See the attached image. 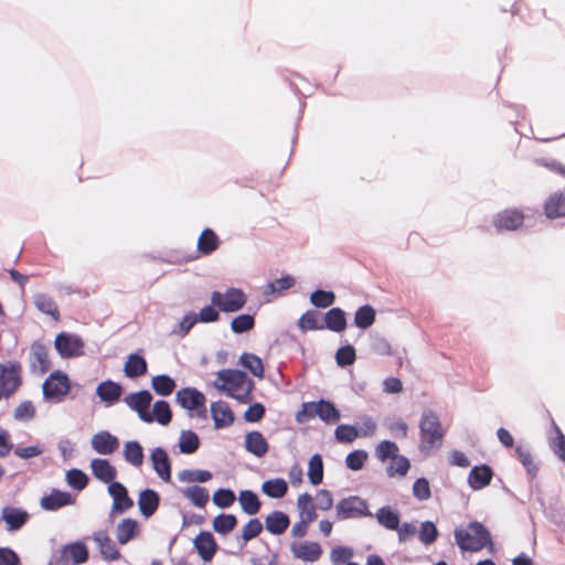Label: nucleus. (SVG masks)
Returning a JSON list of instances; mask_svg holds the SVG:
<instances>
[{
  "label": "nucleus",
  "instance_id": "obj_10",
  "mask_svg": "<svg viewBox=\"0 0 565 565\" xmlns=\"http://www.w3.org/2000/svg\"><path fill=\"white\" fill-rule=\"evenodd\" d=\"M217 377L214 381V387L218 393L226 397L232 396L235 391L243 388V379L246 377V373L236 367H226L220 370Z\"/></svg>",
  "mask_w": 565,
  "mask_h": 565
},
{
  "label": "nucleus",
  "instance_id": "obj_6",
  "mask_svg": "<svg viewBox=\"0 0 565 565\" xmlns=\"http://www.w3.org/2000/svg\"><path fill=\"white\" fill-rule=\"evenodd\" d=\"M223 241L218 236V234L212 227H204L196 241V248L192 253L183 254L181 258L179 257L180 263H190L198 258L207 257L214 254L222 245Z\"/></svg>",
  "mask_w": 565,
  "mask_h": 565
},
{
  "label": "nucleus",
  "instance_id": "obj_57",
  "mask_svg": "<svg viewBox=\"0 0 565 565\" xmlns=\"http://www.w3.org/2000/svg\"><path fill=\"white\" fill-rule=\"evenodd\" d=\"M151 387L159 396H169L177 387V381L168 374H158L151 379Z\"/></svg>",
  "mask_w": 565,
  "mask_h": 565
},
{
  "label": "nucleus",
  "instance_id": "obj_49",
  "mask_svg": "<svg viewBox=\"0 0 565 565\" xmlns=\"http://www.w3.org/2000/svg\"><path fill=\"white\" fill-rule=\"evenodd\" d=\"M255 316L256 312H243L234 316L230 322V329L231 331L236 334L241 335L244 333H248L255 328Z\"/></svg>",
  "mask_w": 565,
  "mask_h": 565
},
{
  "label": "nucleus",
  "instance_id": "obj_34",
  "mask_svg": "<svg viewBox=\"0 0 565 565\" xmlns=\"http://www.w3.org/2000/svg\"><path fill=\"white\" fill-rule=\"evenodd\" d=\"M379 525L388 531L398 529V523L402 520V514L397 508L390 504L382 505L373 514Z\"/></svg>",
  "mask_w": 565,
  "mask_h": 565
},
{
  "label": "nucleus",
  "instance_id": "obj_2",
  "mask_svg": "<svg viewBox=\"0 0 565 565\" xmlns=\"http://www.w3.org/2000/svg\"><path fill=\"white\" fill-rule=\"evenodd\" d=\"M419 451L429 455L438 450L444 443L446 429L443 427L438 414L433 409H426L419 418Z\"/></svg>",
  "mask_w": 565,
  "mask_h": 565
},
{
  "label": "nucleus",
  "instance_id": "obj_30",
  "mask_svg": "<svg viewBox=\"0 0 565 565\" xmlns=\"http://www.w3.org/2000/svg\"><path fill=\"white\" fill-rule=\"evenodd\" d=\"M543 212L546 218L551 221L565 217V192L555 191L551 193L544 201Z\"/></svg>",
  "mask_w": 565,
  "mask_h": 565
},
{
  "label": "nucleus",
  "instance_id": "obj_9",
  "mask_svg": "<svg viewBox=\"0 0 565 565\" xmlns=\"http://www.w3.org/2000/svg\"><path fill=\"white\" fill-rule=\"evenodd\" d=\"M84 341L76 334L61 331L54 339V349L62 359H74L84 354Z\"/></svg>",
  "mask_w": 565,
  "mask_h": 565
},
{
  "label": "nucleus",
  "instance_id": "obj_55",
  "mask_svg": "<svg viewBox=\"0 0 565 565\" xmlns=\"http://www.w3.org/2000/svg\"><path fill=\"white\" fill-rule=\"evenodd\" d=\"M213 478L212 471L207 469H183L179 471V481L191 484H200L209 482Z\"/></svg>",
  "mask_w": 565,
  "mask_h": 565
},
{
  "label": "nucleus",
  "instance_id": "obj_12",
  "mask_svg": "<svg viewBox=\"0 0 565 565\" xmlns=\"http://www.w3.org/2000/svg\"><path fill=\"white\" fill-rule=\"evenodd\" d=\"M22 366L19 361L0 363V390L8 397L13 395L22 385Z\"/></svg>",
  "mask_w": 565,
  "mask_h": 565
},
{
  "label": "nucleus",
  "instance_id": "obj_62",
  "mask_svg": "<svg viewBox=\"0 0 565 565\" xmlns=\"http://www.w3.org/2000/svg\"><path fill=\"white\" fill-rule=\"evenodd\" d=\"M354 548L349 545H334L330 551V559L333 565H345L353 562Z\"/></svg>",
  "mask_w": 565,
  "mask_h": 565
},
{
  "label": "nucleus",
  "instance_id": "obj_35",
  "mask_svg": "<svg viewBox=\"0 0 565 565\" xmlns=\"http://www.w3.org/2000/svg\"><path fill=\"white\" fill-rule=\"evenodd\" d=\"M93 540L98 545L100 556L107 562H114L120 558V552L110 540L106 531H97L93 534Z\"/></svg>",
  "mask_w": 565,
  "mask_h": 565
},
{
  "label": "nucleus",
  "instance_id": "obj_39",
  "mask_svg": "<svg viewBox=\"0 0 565 565\" xmlns=\"http://www.w3.org/2000/svg\"><path fill=\"white\" fill-rule=\"evenodd\" d=\"M237 499L243 513L253 516L260 511L262 500L254 490H241Z\"/></svg>",
  "mask_w": 565,
  "mask_h": 565
},
{
  "label": "nucleus",
  "instance_id": "obj_58",
  "mask_svg": "<svg viewBox=\"0 0 565 565\" xmlns=\"http://www.w3.org/2000/svg\"><path fill=\"white\" fill-rule=\"evenodd\" d=\"M440 533L436 523L431 520L423 521L417 529V536L420 543L428 546L437 541Z\"/></svg>",
  "mask_w": 565,
  "mask_h": 565
},
{
  "label": "nucleus",
  "instance_id": "obj_20",
  "mask_svg": "<svg viewBox=\"0 0 565 565\" xmlns=\"http://www.w3.org/2000/svg\"><path fill=\"white\" fill-rule=\"evenodd\" d=\"M29 362L32 372L39 371L40 374H45L51 369L49 348L42 341L35 340L31 343Z\"/></svg>",
  "mask_w": 565,
  "mask_h": 565
},
{
  "label": "nucleus",
  "instance_id": "obj_52",
  "mask_svg": "<svg viewBox=\"0 0 565 565\" xmlns=\"http://www.w3.org/2000/svg\"><path fill=\"white\" fill-rule=\"evenodd\" d=\"M411 467L412 463L409 458L398 452L390 459L385 470L388 478H403L408 473Z\"/></svg>",
  "mask_w": 565,
  "mask_h": 565
},
{
  "label": "nucleus",
  "instance_id": "obj_31",
  "mask_svg": "<svg viewBox=\"0 0 565 565\" xmlns=\"http://www.w3.org/2000/svg\"><path fill=\"white\" fill-rule=\"evenodd\" d=\"M289 525L290 518L281 510H273L265 516L264 527L271 535H282Z\"/></svg>",
  "mask_w": 565,
  "mask_h": 565
},
{
  "label": "nucleus",
  "instance_id": "obj_51",
  "mask_svg": "<svg viewBox=\"0 0 565 565\" xmlns=\"http://www.w3.org/2000/svg\"><path fill=\"white\" fill-rule=\"evenodd\" d=\"M222 309L213 294L210 295V302L205 303L196 313L201 323H216L221 320Z\"/></svg>",
  "mask_w": 565,
  "mask_h": 565
},
{
  "label": "nucleus",
  "instance_id": "obj_47",
  "mask_svg": "<svg viewBox=\"0 0 565 565\" xmlns=\"http://www.w3.org/2000/svg\"><path fill=\"white\" fill-rule=\"evenodd\" d=\"M139 534V524L135 519H122L116 529L117 542L125 545Z\"/></svg>",
  "mask_w": 565,
  "mask_h": 565
},
{
  "label": "nucleus",
  "instance_id": "obj_25",
  "mask_svg": "<svg viewBox=\"0 0 565 565\" xmlns=\"http://www.w3.org/2000/svg\"><path fill=\"white\" fill-rule=\"evenodd\" d=\"M122 392L124 386L119 382L108 379L97 385L95 394L106 406H113L120 401Z\"/></svg>",
  "mask_w": 565,
  "mask_h": 565
},
{
  "label": "nucleus",
  "instance_id": "obj_59",
  "mask_svg": "<svg viewBox=\"0 0 565 565\" xmlns=\"http://www.w3.org/2000/svg\"><path fill=\"white\" fill-rule=\"evenodd\" d=\"M514 451H515V455H516L519 461L524 467L527 476L531 479L536 478L537 472H539V465L534 462L530 449L524 448L522 445H516L514 447Z\"/></svg>",
  "mask_w": 565,
  "mask_h": 565
},
{
  "label": "nucleus",
  "instance_id": "obj_43",
  "mask_svg": "<svg viewBox=\"0 0 565 565\" xmlns=\"http://www.w3.org/2000/svg\"><path fill=\"white\" fill-rule=\"evenodd\" d=\"M546 416L550 418L551 427L554 430V437L550 439L548 446L553 454L565 463V435L557 426L548 409H545Z\"/></svg>",
  "mask_w": 565,
  "mask_h": 565
},
{
  "label": "nucleus",
  "instance_id": "obj_19",
  "mask_svg": "<svg viewBox=\"0 0 565 565\" xmlns=\"http://www.w3.org/2000/svg\"><path fill=\"white\" fill-rule=\"evenodd\" d=\"M494 470L489 463H478L471 467L467 483L472 491H480L491 484Z\"/></svg>",
  "mask_w": 565,
  "mask_h": 565
},
{
  "label": "nucleus",
  "instance_id": "obj_14",
  "mask_svg": "<svg viewBox=\"0 0 565 565\" xmlns=\"http://www.w3.org/2000/svg\"><path fill=\"white\" fill-rule=\"evenodd\" d=\"M151 467L163 482H171L172 462L166 448L157 446L149 455Z\"/></svg>",
  "mask_w": 565,
  "mask_h": 565
},
{
  "label": "nucleus",
  "instance_id": "obj_21",
  "mask_svg": "<svg viewBox=\"0 0 565 565\" xmlns=\"http://www.w3.org/2000/svg\"><path fill=\"white\" fill-rule=\"evenodd\" d=\"M264 524L258 518H250L241 529L239 533L236 534V540L238 542V551L232 552L227 550H223L225 554L230 555H241L244 547L247 545V543L257 536L263 532Z\"/></svg>",
  "mask_w": 565,
  "mask_h": 565
},
{
  "label": "nucleus",
  "instance_id": "obj_26",
  "mask_svg": "<svg viewBox=\"0 0 565 565\" xmlns=\"http://www.w3.org/2000/svg\"><path fill=\"white\" fill-rule=\"evenodd\" d=\"M92 448L99 455H111L120 446L119 438L108 430L96 433L90 439Z\"/></svg>",
  "mask_w": 565,
  "mask_h": 565
},
{
  "label": "nucleus",
  "instance_id": "obj_5",
  "mask_svg": "<svg viewBox=\"0 0 565 565\" xmlns=\"http://www.w3.org/2000/svg\"><path fill=\"white\" fill-rule=\"evenodd\" d=\"M179 407L185 409L190 418H207L205 395L196 387L179 388Z\"/></svg>",
  "mask_w": 565,
  "mask_h": 565
},
{
  "label": "nucleus",
  "instance_id": "obj_29",
  "mask_svg": "<svg viewBox=\"0 0 565 565\" xmlns=\"http://www.w3.org/2000/svg\"><path fill=\"white\" fill-rule=\"evenodd\" d=\"M179 493L196 509H205L211 499L209 489L200 484H190L179 488Z\"/></svg>",
  "mask_w": 565,
  "mask_h": 565
},
{
  "label": "nucleus",
  "instance_id": "obj_42",
  "mask_svg": "<svg viewBox=\"0 0 565 565\" xmlns=\"http://www.w3.org/2000/svg\"><path fill=\"white\" fill-rule=\"evenodd\" d=\"M201 445V438L196 431L189 428L179 433V454L193 455L200 449Z\"/></svg>",
  "mask_w": 565,
  "mask_h": 565
},
{
  "label": "nucleus",
  "instance_id": "obj_22",
  "mask_svg": "<svg viewBox=\"0 0 565 565\" xmlns=\"http://www.w3.org/2000/svg\"><path fill=\"white\" fill-rule=\"evenodd\" d=\"M322 330L342 333L348 328L347 312L341 307H331L322 312Z\"/></svg>",
  "mask_w": 565,
  "mask_h": 565
},
{
  "label": "nucleus",
  "instance_id": "obj_45",
  "mask_svg": "<svg viewBox=\"0 0 565 565\" xmlns=\"http://www.w3.org/2000/svg\"><path fill=\"white\" fill-rule=\"evenodd\" d=\"M337 296L332 289L316 287L309 295V302L313 309H327L333 307Z\"/></svg>",
  "mask_w": 565,
  "mask_h": 565
},
{
  "label": "nucleus",
  "instance_id": "obj_28",
  "mask_svg": "<svg viewBox=\"0 0 565 565\" xmlns=\"http://www.w3.org/2000/svg\"><path fill=\"white\" fill-rule=\"evenodd\" d=\"M137 503L141 516L149 519L157 512L160 505V495L156 490L145 488L140 490Z\"/></svg>",
  "mask_w": 565,
  "mask_h": 565
},
{
  "label": "nucleus",
  "instance_id": "obj_46",
  "mask_svg": "<svg viewBox=\"0 0 565 565\" xmlns=\"http://www.w3.org/2000/svg\"><path fill=\"white\" fill-rule=\"evenodd\" d=\"M356 350L347 339L341 340L340 347L334 353V360L339 367L347 369L352 366L356 361Z\"/></svg>",
  "mask_w": 565,
  "mask_h": 565
},
{
  "label": "nucleus",
  "instance_id": "obj_54",
  "mask_svg": "<svg viewBox=\"0 0 565 565\" xmlns=\"http://www.w3.org/2000/svg\"><path fill=\"white\" fill-rule=\"evenodd\" d=\"M124 459L134 467H140L145 460L143 447L138 440H128L124 444Z\"/></svg>",
  "mask_w": 565,
  "mask_h": 565
},
{
  "label": "nucleus",
  "instance_id": "obj_38",
  "mask_svg": "<svg viewBox=\"0 0 565 565\" xmlns=\"http://www.w3.org/2000/svg\"><path fill=\"white\" fill-rule=\"evenodd\" d=\"M341 411L337 404L327 397L318 398V418L326 425L338 424L341 419Z\"/></svg>",
  "mask_w": 565,
  "mask_h": 565
},
{
  "label": "nucleus",
  "instance_id": "obj_27",
  "mask_svg": "<svg viewBox=\"0 0 565 565\" xmlns=\"http://www.w3.org/2000/svg\"><path fill=\"white\" fill-rule=\"evenodd\" d=\"M147 371L148 363L141 349L127 355L124 365V374L126 377L138 379L143 376Z\"/></svg>",
  "mask_w": 565,
  "mask_h": 565
},
{
  "label": "nucleus",
  "instance_id": "obj_50",
  "mask_svg": "<svg viewBox=\"0 0 565 565\" xmlns=\"http://www.w3.org/2000/svg\"><path fill=\"white\" fill-rule=\"evenodd\" d=\"M324 465L322 455L315 452L308 460L307 477L311 486H319L323 482Z\"/></svg>",
  "mask_w": 565,
  "mask_h": 565
},
{
  "label": "nucleus",
  "instance_id": "obj_48",
  "mask_svg": "<svg viewBox=\"0 0 565 565\" xmlns=\"http://www.w3.org/2000/svg\"><path fill=\"white\" fill-rule=\"evenodd\" d=\"M376 319V310L370 303L359 306L353 315V326L360 330L369 329Z\"/></svg>",
  "mask_w": 565,
  "mask_h": 565
},
{
  "label": "nucleus",
  "instance_id": "obj_37",
  "mask_svg": "<svg viewBox=\"0 0 565 565\" xmlns=\"http://www.w3.org/2000/svg\"><path fill=\"white\" fill-rule=\"evenodd\" d=\"M1 520L6 523L8 531H18L28 522L29 514L21 508L4 507Z\"/></svg>",
  "mask_w": 565,
  "mask_h": 565
},
{
  "label": "nucleus",
  "instance_id": "obj_3",
  "mask_svg": "<svg viewBox=\"0 0 565 565\" xmlns=\"http://www.w3.org/2000/svg\"><path fill=\"white\" fill-rule=\"evenodd\" d=\"M73 387L83 388L79 383L73 382L66 372L54 370L42 383L43 401L60 404L72 393Z\"/></svg>",
  "mask_w": 565,
  "mask_h": 565
},
{
  "label": "nucleus",
  "instance_id": "obj_24",
  "mask_svg": "<svg viewBox=\"0 0 565 565\" xmlns=\"http://www.w3.org/2000/svg\"><path fill=\"white\" fill-rule=\"evenodd\" d=\"M90 470L92 475L98 481L106 483L109 486L113 482H116L117 478V469L114 465H111L110 460L107 458H93L90 460Z\"/></svg>",
  "mask_w": 565,
  "mask_h": 565
},
{
  "label": "nucleus",
  "instance_id": "obj_17",
  "mask_svg": "<svg viewBox=\"0 0 565 565\" xmlns=\"http://www.w3.org/2000/svg\"><path fill=\"white\" fill-rule=\"evenodd\" d=\"M108 493L113 499L110 516L122 514L134 505V500L129 497L127 488L119 481L113 482L107 487Z\"/></svg>",
  "mask_w": 565,
  "mask_h": 565
},
{
  "label": "nucleus",
  "instance_id": "obj_64",
  "mask_svg": "<svg viewBox=\"0 0 565 565\" xmlns=\"http://www.w3.org/2000/svg\"><path fill=\"white\" fill-rule=\"evenodd\" d=\"M369 452L364 449H353L345 456V467L351 471H360L366 463Z\"/></svg>",
  "mask_w": 565,
  "mask_h": 565
},
{
  "label": "nucleus",
  "instance_id": "obj_56",
  "mask_svg": "<svg viewBox=\"0 0 565 565\" xmlns=\"http://www.w3.org/2000/svg\"><path fill=\"white\" fill-rule=\"evenodd\" d=\"M356 438H359L358 424L340 423L333 433V440L338 444L350 445Z\"/></svg>",
  "mask_w": 565,
  "mask_h": 565
},
{
  "label": "nucleus",
  "instance_id": "obj_7",
  "mask_svg": "<svg viewBox=\"0 0 565 565\" xmlns=\"http://www.w3.org/2000/svg\"><path fill=\"white\" fill-rule=\"evenodd\" d=\"M89 559V551L84 541L77 540L62 546L60 554H52L47 565H81Z\"/></svg>",
  "mask_w": 565,
  "mask_h": 565
},
{
  "label": "nucleus",
  "instance_id": "obj_16",
  "mask_svg": "<svg viewBox=\"0 0 565 565\" xmlns=\"http://www.w3.org/2000/svg\"><path fill=\"white\" fill-rule=\"evenodd\" d=\"M76 498L68 491L52 488L50 493H45L40 499V507L44 511L55 512L64 507L72 505Z\"/></svg>",
  "mask_w": 565,
  "mask_h": 565
},
{
  "label": "nucleus",
  "instance_id": "obj_11",
  "mask_svg": "<svg viewBox=\"0 0 565 565\" xmlns=\"http://www.w3.org/2000/svg\"><path fill=\"white\" fill-rule=\"evenodd\" d=\"M213 294L224 313L241 311L247 303V295L239 287H227L224 291L213 290Z\"/></svg>",
  "mask_w": 565,
  "mask_h": 565
},
{
  "label": "nucleus",
  "instance_id": "obj_23",
  "mask_svg": "<svg viewBox=\"0 0 565 565\" xmlns=\"http://www.w3.org/2000/svg\"><path fill=\"white\" fill-rule=\"evenodd\" d=\"M244 449L257 457L264 458L269 451V443L260 430H249L244 436Z\"/></svg>",
  "mask_w": 565,
  "mask_h": 565
},
{
  "label": "nucleus",
  "instance_id": "obj_63",
  "mask_svg": "<svg viewBox=\"0 0 565 565\" xmlns=\"http://www.w3.org/2000/svg\"><path fill=\"white\" fill-rule=\"evenodd\" d=\"M398 452V445L391 439H383L375 447V457L381 462L390 460Z\"/></svg>",
  "mask_w": 565,
  "mask_h": 565
},
{
  "label": "nucleus",
  "instance_id": "obj_33",
  "mask_svg": "<svg viewBox=\"0 0 565 565\" xmlns=\"http://www.w3.org/2000/svg\"><path fill=\"white\" fill-rule=\"evenodd\" d=\"M124 402L129 406L130 409L137 412L139 418L148 413L150 404L152 402V394L143 388L138 392L129 393L125 396Z\"/></svg>",
  "mask_w": 565,
  "mask_h": 565
},
{
  "label": "nucleus",
  "instance_id": "obj_36",
  "mask_svg": "<svg viewBox=\"0 0 565 565\" xmlns=\"http://www.w3.org/2000/svg\"><path fill=\"white\" fill-rule=\"evenodd\" d=\"M238 364L246 374L249 373L259 380L265 377V364L260 356L252 352H243L238 358Z\"/></svg>",
  "mask_w": 565,
  "mask_h": 565
},
{
  "label": "nucleus",
  "instance_id": "obj_15",
  "mask_svg": "<svg viewBox=\"0 0 565 565\" xmlns=\"http://www.w3.org/2000/svg\"><path fill=\"white\" fill-rule=\"evenodd\" d=\"M210 415L215 430L227 428L235 422V414L233 409L230 404L223 399H217L211 403Z\"/></svg>",
  "mask_w": 565,
  "mask_h": 565
},
{
  "label": "nucleus",
  "instance_id": "obj_8",
  "mask_svg": "<svg viewBox=\"0 0 565 565\" xmlns=\"http://www.w3.org/2000/svg\"><path fill=\"white\" fill-rule=\"evenodd\" d=\"M192 550L196 553L204 565L211 564L221 546L218 545L213 532L200 530L192 540ZM224 548H222L223 551Z\"/></svg>",
  "mask_w": 565,
  "mask_h": 565
},
{
  "label": "nucleus",
  "instance_id": "obj_13",
  "mask_svg": "<svg viewBox=\"0 0 565 565\" xmlns=\"http://www.w3.org/2000/svg\"><path fill=\"white\" fill-rule=\"evenodd\" d=\"M524 214L520 209H504L492 217V225L497 233L515 232L522 227Z\"/></svg>",
  "mask_w": 565,
  "mask_h": 565
},
{
  "label": "nucleus",
  "instance_id": "obj_32",
  "mask_svg": "<svg viewBox=\"0 0 565 565\" xmlns=\"http://www.w3.org/2000/svg\"><path fill=\"white\" fill-rule=\"evenodd\" d=\"M173 417L170 404L164 399H158L154 402L152 411L141 416L143 423L157 422L158 424L166 426L171 423Z\"/></svg>",
  "mask_w": 565,
  "mask_h": 565
},
{
  "label": "nucleus",
  "instance_id": "obj_18",
  "mask_svg": "<svg viewBox=\"0 0 565 565\" xmlns=\"http://www.w3.org/2000/svg\"><path fill=\"white\" fill-rule=\"evenodd\" d=\"M290 551L294 558L306 563L317 562L323 553L320 543L313 541H292L290 543Z\"/></svg>",
  "mask_w": 565,
  "mask_h": 565
},
{
  "label": "nucleus",
  "instance_id": "obj_40",
  "mask_svg": "<svg viewBox=\"0 0 565 565\" xmlns=\"http://www.w3.org/2000/svg\"><path fill=\"white\" fill-rule=\"evenodd\" d=\"M288 489V482L282 477L269 478L260 486L262 493L270 499H282Z\"/></svg>",
  "mask_w": 565,
  "mask_h": 565
},
{
  "label": "nucleus",
  "instance_id": "obj_53",
  "mask_svg": "<svg viewBox=\"0 0 565 565\" xmlns=\"http://www.w3.org/2000/svg\"><path fill=\"white\" fill-rule=\"evenodd\" d=\"M33 303L42 313L50 316L55 321L60 320V310L52 297L46 294L39 292L34 295Z\"/></svg>",
  "mask_w": 565,
  "mask_h": 565
},
{
  "label": "nucleus",
  "instance_id": "obj_41",
  "mask_svg": "<svg viewBox=\"0 0 565 565\" xmlns=\"http://www.w3.org/2000/svg\"><path fill=\"white\" fill-rule=\"evenodd\" d=\"M322 312L317 309L306 310L297 320V328L302 332L322 330Z\"/></svg>",
  "mask_w": 565,
  "mask_h": 565
},
{
  "label": "nucleus",
  "instance_id": "obj_1",
  "mask_svg": "<svg viewBox=\"0 0 565 565\" xmlns=\"http://www.w3.org/2000/svg\"><path fill=\"white\" fill-rule=\"evenodd\" d=\"M454 539L461 553H476L483 548L492 554L497 552L491 531L478 520L469 521L466 529L457 526L454 530Z\"/></svg>",
  "mask_w": 565,
  "mask_h": 565
},
{
  "label": "nucleus",
  "instance_id": "obj_61",
  "mask_svg": "<svg viewBox=\"0 0 565 565\" xmlns=\"http://www.w3.org/2000/svg\"><path fill=\"white\" fill-rule=\"evenodd\" d=\"M65 481L72 489L82 491L87 487L89 477L82 469L71 468L65 473Z\"/></svg>",
  "mask_w": 565,
  "mask_h": 565
},
{
  "label": "nucleus",
  "instance_id": "obj_44",
  "mask_svg": "<svg viewBox=\"0 0 565 565\" xmlns=\"http://www.w3.org/2000/svg\"><path fill=\"white\" fill-rule=\"evenodd\" d=\"M237 523L238 519L235 514L220 512L212 520V529L218 535L226 536L235 530Z\"/></svg>",
  "mask_w": 565,
  "mask_h": 565
},
{
  "label": "nucleus",
  "instance_id": "obj_60",
  "mask_svg": "<svg viewBox=\"0 0 565 565\" xmlns=\"http://www.w3.org/2000/svg\"><path fill=\"white\" fill-rule=\"evenodd\" d=\"M211 499L215 507L225 510L234 504L236 494L231 488L220 487L213 492Z\"/></svg>",
  "mask_w": 565,
  "mask_h": 565
},
{
  "label": "nucleus",
  "instance_id": "obj_4",
  "mask_svg": "<svg viewBox=\"0 0 565 565\" xmlns=\"http://www.w3.org/2000/svg\"><path fill=\"white\" fill-rule=\"evenodd\" d=\"M372 516L373 513L369 509L367 500L358 494L342 498L335 504V521Z\"/></svg>",
  "mask_w": 565,
  "mask_h": 565
}]
</instances>
